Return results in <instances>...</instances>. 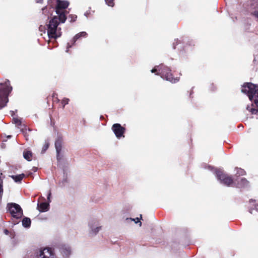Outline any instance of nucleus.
Here are the masks:
<instances>
[{
  "label": "nucleus",
  "mask_w": 258,
  "mask_h": 258,
  "mask_svg": "<svg viewBox=\"0 0 258 258\" xmlns=\"http://www.w3.org/2000/svg\"><path fill=\"white\" fill-rule=\"evenodd\" d=\"M51 190H49L48 192L47 195V199L48 202H44L37 204V209L39 210L40 212H45L49 210V203L51 202Z\"/></svg>",
  "instance_id": "10"
},
{
  "label": "nucleus",
  "mask_w": 258,
  "mask_h": 258,
  "mask_svg": "<svg viewBox=\"0 0 258 258\" xmlns=\"http://www.w3.org/2000/svg\"><path fill=\"white\" fill-rule=\"evenodd\" d=\"M90 13L89 12H86L85 14H84V15L86 16V17H88V15H89Z\"/></svg>",
  "instance_id": "41"
},
{
  "label": "nucleus",
  "mask_w": 258,
  "mask_h": 258,
  "mask_svg": "<svg viewBox=\"0 0 258 258\" xmlns=\"http://www.w3.org/2000/svg\"><path fill=\"white\" fill-rule=\"evenodd\" d=\"M253 15L258 19V11H255L253 13Z\"/></svg>",
  "instance_id": "36"
},
{
  "label": "nucleus",
  "mask_w": 258,
  "mask_h": 258,
  "mask_svg": "<svg viewBox=\"0 0 258 258\" xmlns=\"http://www.w3.org/2000/svg\"><path fill=\"white\" fill-rule=\"evenodd\" d=\"M59 251L63 258H69L72 254L71 247L68 245L62 244L58 246Z\"/></svg>",
  "instance_id": "13"
},
{
  "label": "nucleus",
  "mask_w": 258,
  "mask_h": 258,
  "mask_svg": "<svg viewBox=\"0 0 258 258\" xmlns=\"http://www.w3.org/2000/svg\"><path fill=\"white\" fill-rule=\"evenodd\" d=\"M87 36V33L86 32L83 31L77 34L72 39L71 42H68L67 43V49L66 50V52H69V49L74 45L76 41L78 40L81 37H86Z\"/></svg>",
  "instance_id": "14"
},
{
  "label": "nucleus",
  "mask_w": 258,
  "mask_h": 258,
  "mask_svg": "<svg viewBox=\"0 0 258 258\" xmlns=\"http://www.w3.org/2000/svg\"><path fill=\"white\" fill-rule=\"evenodd\" d=\"M114 0H105L106 4L109 7H113L114 5Z\"/></svg>",
  "instance_id": "27"
},
{
  "label": "nucleus",
  "mask_w": 258,
  "mask_h": 258,
  "mask_svg": "<svg viewBox=\"0 0 258 258\" xmlns=\"http://www.w3.org/2000/svg\"><path fill=\"white\" fill-rule=\"evenodd\" d=\"M89 237H94L96 235L101 229L102 226L99 222L96 219H91L88 222Z\"/></svg>",
  "instance_id": "8"
},
{
  "label": "nucleus",
  "mask_w": 258,
  "mask_h": 258,
  "mask_svg": "<svg viewBox=\"0 0 258 258\" xmlns=\"http://www.w3.org/2000/svg\"><path fill=\"white\" fill-rule=\"evenodd\" d=\"M77 16L76 15L71 14L69 15V19H70V22L71 23L74 22L76 21Z\"/></svg>",
  "instance_id": "24"
},
{
  "label": "nucleus",
  "mask_w": 258,
  "mask_h": 258,
  "mask_svg": "<svg viewBox=\"0 0 258 258\" xmlns=\"http://www.w3.org/2000/svg\"><path fill=\"white\" fill-rule=\"evenodd\" d=\"M16 182H20L22 179L25 177L24 173L18 175H12L10 176Z\"/></svg>",
  "instance_id": "17"
},
{
  "label": "nucleus",
  "mask_w": 258,
  "mask_h": 258,
  "mask_svg": "<svg viewBox=\"0 0 258 258\" xmlns=\"http://www.w3.org/2000/svg\"><path fill=\"white\" fill-rule=\"evenodd\" d=\"M34 172H36L37 170V168L34 167L33 169Z\"/></svg>",
  "instance_id": "43"
},
{
  "label": "nucleus",
  "mask_w": 258,
  "mask_h": 258,
  "mask_svg": "<svg viewBox=\"0 0 258 258\" xmlns=\"http://www.w3.org/2000/svg\"><path fill=\"white\" fill-rule=\"evenodd\" d=\"M22 226L26 228H29L31 226V220L30 218L27 217H24L22 220Z\"/></svg>",
  "instance_id": "18"
},
{
  "label": "nucleus",
  "mask_w": 258,
  "mask_h": 258,
  "mask_svg": "<svg viewBox=\"0 0 258 258\" xmlns=\"http://www.w3.org/2000/svg\"><path fill=\"white\" fill-rule=\"evenodd\" d=\"M241 87V92L247 95L250 101H253L258 107V85L251 82H246Z\"/></svg>",
  "instance_id": "2"
},
{
  "label": "nucleus",
  "mask_w": 258,
  "mask_h": 258,
  "mask_svg": "<svg viewBox=\"0 0 258 258\" xmlns=\"http://www.w3.org/2000/svg\"><path fill=\"white\" fill-rule=\"evenodd\" d=\"M62 138L61 137H58L55 141V148L56 152V159L58 163V165H60L61 163L63 161V156L61 154L62 148Z\"/></svg>",
  "instance_id": "9"
},
{
  "label": "nucleus",
  "mask_w": 258,
  "mask_h": 258,
  "mask_svg": "<svg viewBox=\"0 0 258 258\" xmlns=\"http://www.w3.org/2000/svg\"><path fill=\"white\" fill-rule=\"evenodd\" d=\"M210 89L212 91H215L216 90V87L213 84H211L210 85Z\"/></svg>",
  "instance_id": "35"
},
{
  "label": "nucleus",
  "mask_w": 258,
  "mask_h": 258,
  "mask_svg": "<svg viewBox=\"0 0 258 258\" xmlns=\"http://www.w3.org/2000/svg\"><path fill=\"white\" fill-rule=\"evenodd\" d=\"M42 12L43 14H44L46 16H47L48 19H49L50 16H52V14H50V16L49 15V12L48 11L47 6H45V7H43L42 9Z\"/></svg>",
  "instance_id": "21"
},
{
  "label": "nucleus",
  "mask_w": 258,
  "mask_h": 258,
  "mask_svg": "<svg viewBox=\"0 0 258 258\" xmlns=\"http://www.w3.org/2000/svg\"><path fill=\"white\" fill-rule=\"evenodd\" d=\"M70 3L68 1L66 0H57L56 5L54 8V9H58V10H66L69 7Z\"/></svg>",
  "instance_id": "16"
},
{
  "label": "nucleus",
  "mask_w": 258,
  "mask_h": 258,
  "mask_svg": "<svg viewBox=\"0 0 258 258\" xmlns=\"http://www.w3.org/2000/svg\"><path fill=\"white\" fill-rule=\"evenodd\" d=\"M63 174H65L64 170H63Z\"/></svg>",
  "instance_id": "48"
},
{
  "label": "nucleus",
  "mask_w": 258,
  "mask_h": 258,
  "mask_svg": "<svg viewBox=\"0 0 258 258\" xmlns=\"http://www.w3.org/2000/svg\"><path fill=\"white\" fill-rule=\"evenodd\" d=\"M13 120L14 121V123L15 124H16L18 126H24V128H22L21 129V131L23 133H24V130H26V126L24 124H23V125L22 124V122H21V120L17 118L14 117Z\"/></svg>",
  "instance_id": "20"
},
{
  "label": "nucleus",
  "mask_w": 258,
  "mask_h": 258,
  "mask_svg": "<svg viewBox=\"0 0 258 258\" xmlns=\"http://www.w3.org/2000/svg\"><path fill=\"white\" fill-rule=\"evenodd\" d=\"M180 43V41L178 39L175 40V42L173 43L172 47L173 49H175L176 45Z\"/></svg>",
  "instance_id": "29"
},
{
  "label": "nucleus",
  "mask_w": 258,
  "mask_h": 258,
  "mask_svg": "<svg viewBox=\"0 0 258 258\" xmlns=\"http://www.w3.org/2000/svg\"><path fill=\"white\" fill-rule=\"evenodd\" d=\"M250 113L252 114L258 115V108H252L250 109Z\"/></svg>",
  "instance_id": "31"
},
{
  "label": "nucleus",
  "mask_w": 258,
  "mask_h": 258,
  "mask_svg": "<svg viewBox=\"0 0 258 258\" xmlns=\"http://www.w3.org/2000/svg\"><path fill=\"white\" fill-rule=\"evenodd\" d=\"M100 118H103V117L102 116H101Z\"/></svg>",
  "instance_id": "47"
},
{
  "label": "nucleus",
  "mask_w": 258,
  "mask_h": 258,
  "mask_svg": "<svg viewBox=\"0 0 258 258\" xmlns=\"http://www.w3.org/2000/svg\"><path fill=\"white\" fill-rule=\"evenodd\" d=\"M234 183L237 187L244 188L248 186L249 182L245 178H238L234 180Z\"/></svg>",
  "instance_id": "15"
},
{
  "label": "nucleus",
  "mask_w": 258,
  "mask_h": 258,
  "mask_svg": "<svg viewBox=\"0 0 258 258\" xmlns=\"http://www.w3.org/2000/svg\"><path fill=\"white\" fill-rule=\"evenodd\" d=\"M12 89L9 80L0 82V109L7 105L9 101L8 96Z\"/></svg>",
  "instance_id": "5"
},
{
  "label": "nucleus",
  "mask_w": 258,
  "mask_h": 258,
  "mask_svg": "<svg viewBox=\"0 0 258 258\" xmlns=\"http://www.w3.org/2000/svg\"><path fill=\"white\" fill-rule=\"evenodd\" d=\"M182 43H186V44H188L189 45H191L192 44V43L190 41H188V40H187V39L185 38V39H183L182 40Z\"/></svg>",
  "instance_id": "34"
},
{
  "label": "nucleus",
  "mask_w": 258,
  "mask_h": 258,
  "mask_svg": "<svg viewBox=\"0 0 258 258\" xmlns=\"http://www.w3.org/2000/svg\"><path fill=\"white\" fill-rule=\"evenodd\" d=\"M253 106V104L252 103H251L250 105H247L246 107V110H248L250 112V109H251L252 108H253L252 107Z\"/></svg>",
  "instance_id": "33"
},
{
  "label": "nucleus",
  "mask_w": 258,
  "mask_h": 258,
  "mask_svg": "<svg viewBox=\"0 0 258 258\" xmlns=\"http://www.w3.org/2000/svg\"><path fill=\"white\" fill-rule=\"evenodd\" d=\"M11 137H12V136L10 135V136H7V138H11Z\"/></svg>",
  "instance_id": "45"
},
{
  "label": "nucleus",
  "mask_w": 258,
  "mask_h": 258,
  "mask_svg": "<svg viewBox=\"0 0 258 258\" xmlns=\"http://www.w3.org/2000/svg\"><path fill=\"white\" fill-rule=\"evenodd\" d=\"M205 168L212 171L221 184L229 186L234 181L232 177L225 173L221 169H217L211 165L206 166Z\"/></svg>",
  "instance_id": "4"
},
{
  "label": "nucleus",
  "mask_w": 258,
  "mask_h": 258,
  "mask_svg": "<svg viewBox=\"0 0 258 258\" xmlns=\"http://www.w3.org/2000/svg\"><path fill=\"white\" fill-rule=\"evenodd\" d=\"M32 152L29 150H24L23 153L24 158L28 161L32 160Z\"/></svg>",
  "instance_id": "19"
},
{
  "label": "nucleus",
  "mask_w": 258,
  "mask_h": 258,
  "mask_svg": "<svg viewBox=\"0 0 258 258\" xmlns=\"http://www.w3.org/2000/svg\"><path fill=\"white\" fill-rule=\"evenodd\" d=\"M49 147V144H45L42 149L41 153H44L45 152V151L48 149Z\"/></svg>",
  "instance_id": "30"
},
{
  "label": "nucleus",
  "mask_w": 258,
  "mask_h": 258,
  "mask_svg": "<svg viewBox=\"0 0 258 258\" xmlns=\"http://www.w3.org/2000/svg\"><path fill=\"white\" fill-rule=\"evenodd\" d=\"M10 237L11 238H14L15 236V232L13 231L12 232L10 233Z\"/></svg>",
  "instance_id": "38"
},
{
  "label": "nucleus",
  "mask_w": 258,
  "mask_h": 258,
  "mask_svg": "<svg viewBox=\"0 0 258 258\" xmlns=\"http://www.w3.org/2000/svg\"><path fill=\"white\" fill-rule=\"evenodd\" d=\"M36 3L41 4L43 2V0H35Z\"/></svg>",
  "instance_id": "39"
},
{
  "label": "nucleus",
  "mask_w": 258,
  "mask_h": 258,
  "mask_svg": "<svg viewBox=\"0 0 258 258\" xmlns=\"http://www.w3.org/2000/svg\"><path fill=\"white\" fill-rule=\"evenodd\" d=\"M254 211H255L256 212H258V204H255L254 206V207L250 208L248 209V212L251 214H253Z\"/></svg>",
  "instance_id": "23"
},
{
  "label": "nucleus",
  "mask_w": 258,
  "mask_h": 258,
  "mask_svg": "<svg viewBox=\"0 0 258 258\" xmlns=\"http://www.w3.org/2000/svg\"><path fill=\"white\" fill-rule=\"evenodd\" d=\"M69 99L66 98H64L62 100L61 103L63 104V108L64 107L66 104L69 103Z\"/></svg>",
  "instance_id": "28"
},
{
  "label": "nucleus",
  "mask_w": 258,
  "mask_h": 258,
  "mask_svg": "<svg viewBox=\"0 0 258 258\" xmlns=\"http://www.w3.org/2000/svg\"><path fill=\"white\" fill-rule=\"evenodd\" d=\"M151 72L152 73H156L157 75H160L163 79L172 83H176L179 81V78L173 77L170 69L163 64L155 66L151 70Z\"/></svg>",
  "instance_id": "1"
},
{
  "label": "nucleus",
  "mask_w": 258,
  "mask_h": 258,
  "mask_svg": "<svg viewBox=\"0 0 258 258\" xmlns=\"http://www.w3.org/2000/svg\"><path fill=\"white\" fill-rule=\"evenodd\" d=\"M141 218H142V215H140ZM141 218H136V219H133V218H126V220H131L132 221H134L135 223H138L139 222H140V225H141L142 223L140 222V220Z\"/></svg>",
  "instance_id": "26"
},
{
  "label": "nucleus",
  "mask_w": 258,
  "mask_h": 258,
  "mask_svg": "<svg viewBox=\"0 0 258 258\" xmlns=\"http://www.w3.org/2000/svg\"><path fill=\"white\" fill-rule=\"evenodd\" d=\"M1 147L3 148H5L6 147V145L4 143H2L1 144Z\"/></svg>",
  "instance_id": "40"
},
{
  "label": "nucleus",
  "mask_w": 258,
  "mask_h": 258,
  "mask_svg": "<svg viewBox=\"0 0 258 258\" xmlns=\"http://www.w3.org/2000/svg\"><path fill=\"white\" fill-rule=\"evenodd\" d=\"M4 233L7 235H8L9 234H10V231L7 229H5L4 230Z\"/></svg>",
  "instance_id": "37"
},
{
  "label": "nucleus",
  "mask_w": 258,
  "mask_h": 258,
  "mask_svg": "<svg viewBox=\"0 0 258 258\" xmlns=\"http://www.w3.org/2000/svg\"><path fill=\"white\" fill-rule=\"evenodd\" d=\"M6 141H7V140H5V139L3 140V142H6Z\"/></svg>",
  "instance_id": "46"
},
{
  "label": "nucleus",
  "mask_w": 258,
  "mask_h": 258,
  "mask_svg": "<svg viewBox=\"0 0 258 258\" xmlns=\"http://www.w3.org/2000/svg\"><path fill=\"white\" fill-rule=\"evenodd\" d=\"M7 212H9L12 217L18 219L23 216V210L21 206L15 203H9L6 207Z\"/></svg>",
  "instance_id": "7"
},
{
  "label": "nucleus",
  "mask_w": 258,
  "mask_h": 258,
  "mask_svg": "<svg viewBox=\"0 0 258 258\" xmlns=\"http://www.w3.org/2000/svg\"><path fill=\"white\" fill-rule=\"evenodd\" d=\"M68 182L67 177H64L62 181H59L58 183L59 186L62 187L65 186L66 183Z\"/></svg>",
  "instance_id": "25"
},
{
  "label": "nucleus",
  "mask_w": 258,
  "mask_h": 258,
  "mask_svg": "<svg viewBox=\"0 0 258 258\" xmlns=\"http://www.w3.org/2000/svg\"><path fill=\"white\" fill-rule=\"evenodd\" d=\"M11 115L12 116H14L15 115V114L14 111H11Z\"/></svg>",
  "instance_id": "42"
},
{
  "label": "nucleus",
  "mask_w": 258,
  "mask_h": 258,
  "mask_svg": "<svg viewBox=\"0 0 258 258\" xmlns=\"http://www.w3.org/2000/svg\"><path fill=\"white\" fill-rule=\"evenodd\" d=\"M55 13L57 15L52 16L51 17H56L57 21L61 24L64 23L67 19V15L69 13V11L67 10H59L58 9H54Z\"/></svg>",
  "instance_id": "11"
},
{
  "label": "nucleus",
  "mask_w": 258,
  "mask_h": 258,
  "mask_svg": "<svg viewBox=\"0 0 258 258\" xmlns=\"http://www.w3.org/2000/svg\"><path fill=\"white\" fill-rule=\"evenodd\" d=\"M192 93H193V91H192V90H191V92H190V94H189V97H191V94H192Z\"/></svg>",
  "instance_id": "44"
},
{
  "label": "nucleus",
  "mask_w": 258,
  "mask_h": 258,
  "mask_svg": "<svg viewBox=\"0 0 258 258\" xmlns=\"http://www.w3.org/2000/svg\"><path fill=\"white\" fill-rule=\"evenodd\" d=\"M61 24L57 21L56 17H51L48 23H46L47 34L49 38L56 39L61 36V28L58 25Z\"/></svg>",
  "instance_id": "3"
},
{
  "label": "nucleus",
  "mask_w": 258,
  "mask_h": 258,
  "mask_svg": "<svg viewBox=\"0 0 258 258\" xmlns=\"http://www.w3.org/2000/svg\"><path fill=\"white\" fill-rule=\"evenodd\" d=\"M111 129L117 138L120 139L124 137L125 128L121 126L120 124L117 123L113 124Z\"/></svg>",
  "instance_id": "12"
},
{
  "label": "nucleus",
  "mask_w": 258,
  "mask_h": 258,
  "mask_svg": "<svg viewBox=\"0 0 258 258\" xmlns=\"http://www.w3.org/2000/svg\"><path fill=\"white\" fill-rule=\"evenodd\" d=\"M46 27L45 26H43V25H40L39 27V30L40 31H42V32H45V30H46Z\"/></svg>",
  "instance_id": "32"
},
{
  "label": "nucleus",
  "mask_w": 258,
  "mask_h": 258,
  "mask_svg": "<svg viewBox=\"0 0 258 258\" xmlns=\"http://www.w3.org/2000/svg\"><path fill=\"white\" fill-rule=\"evenodd\" d=\"M24 258H58L51 248H46L35 251L34 254L27 255Z\"/></svg>",
  "instance_id": "6"
},
{
  "label": "nucleus",
  "mask_w": 258,
  "mask_h": 258,
  "mask_svg": "<svg viewBox=\"0 0 258 258\" xmlns=\"http://www.w3.org/2000/svg\"><path fill=\"white\" fill-rule=\"evenodd\" d=\"M235 169L237 170L236 175H238L239 176L245 175L246 173L245 171L241 168H236Z\"/></svg>",
  "instance_id": "22"
}]
</instances>
